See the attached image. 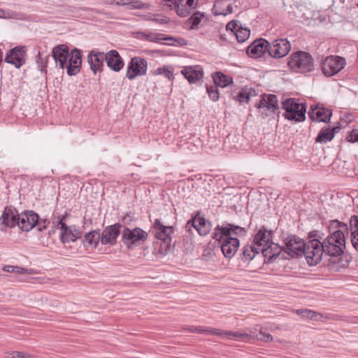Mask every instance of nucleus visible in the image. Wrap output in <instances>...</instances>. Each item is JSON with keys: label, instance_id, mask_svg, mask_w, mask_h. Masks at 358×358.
<instances>
[{"label": "nucleus", "instance_id": "obj_1", "mask_svg": "<svg viewBox=\"0 0 358 358\" xmlns=\"http://www.w3.org/2000/svg\"><path fill=\"white\" fill-rule=\"evenodd\" d=\"M321 246L324 255L331 257L329 259V267L333 270L338 269L340 256L343 254V248L345 247V239L343 231L336 230L329 235L321 243Z\"/></svg>", "mask_w": 358, "mask_h": 358}, {"label": "nucleus", "instance_id": "obj_2", "mask_svg": "<svg viewBox=\"0 0 358 358\" xmlns=\"http://www.w3.org/2000/svg\"><path fill=\"white\" fill-rule=\"evenodd\" d=\"M288 66L295 72H310L314 69V60L308 52L299 51L291 55Z\"/></svg>", "mask_w": 358, "mask_h": 358}, {"label": "nucleus", "instance_id": "obj_3", "mask_svg": "<svg viewBox=\"0 0 358 358\" xmlns=\"http://www.w3.org/2000/svg\"><path fill=\"white\" fill-rule=\"evenodd\" d=\"M282 108L285 110L284 116L286 119L294 122H302L306 118V105L300 103L296 99H287L282 102Z\"/></svg>", "mask_w": 358, "mask_h": 358}, {"label": "nucleus", "instance_id": "obj_4", "mask_svg": "<svg viewBox=\"0 0 358 358\" xmlns=\"http://www.w3.org/2000/svg\"><path fill=\"white\" fill-rule=\"evenodd\" d=\"M148 233L140 227H125L122 232V241L130 249L143 243L148 239Z\"/></svg>", "mask_w": 358, "mask_h": 358}, {"label": "nucleus", "instance_id": "obj_5", "mask_svg": "<svg viewBox=\"0 0 358 358\" xmlns=\"http://www.w3.org/2000/svg\"><path fill=\"white\" fill-rule=\"evenodd\" d=\"M303 255L310 266L317 264L321 261L323 255H324L321 246V242L317 239L310 241L306 244Z\"/></svg>", "mask_w": 358, "mask_h": 358}, {"label": "nucleus", "instance_id": "obj_6", "mask_svg": "<svg viewBox=\"0 0 358 358\" xmlns=\"http://www.w3.org/2000/svg\"><path fill=\"white\" fill-rule=\"evenodd\" d=\"M135 34V37L139 40H145L155 43H162V41H166L167 42L164 43L167 45H174L175 43H178L180 45L186 44V41L184 38H176L172 36L165 37L164 34L159 33L137 31Z\"/></svg>", "mask_w": 358, "mask_h": 358}, {"label": "nucleus", "instance_id": "obj_7", "mask_svg": "<svg viewBox=\"0 0 358 358\" xmlns=\"http://www.w3.org/2000/svg\"><path fill=\"white\" fill-rule=\"evenodd\" d=\"M345 59L337 55L325 57L322 62V70L326 76H332L340 72L345 66Z\"/></svg>", "mask_w": 358, "mask_h": 358}, {"label": "nucleus", "instance_id": "obj_8", "mask_svg": "<svg viewBox=\"0 0 358 358\" xmlns=\"http://www.w3.org/2000/svg\"><path fill=\"white\" fill-rule=\"evenodd\" d=\"M152 232L157 239V241L155 242V246L159 245V252L162 254H166L170 249L171 243V236L174 232L173 227H164L162 228H158L157 230Z\"/></svg>", "mask_w": 358, "mask_h": 358}, {"label": "nucleus", "instance_id": "obj_9", "mask_svg": "<svg viewBox=\"0 0 358 358\" xmlns=\"http://www.w3.org/2000/svg\"><path fill=\"white\" fill-rule=\"evenodd\" d=\"M148 69V62L145 59L140 57H132L128 64L126 77L129 80H134L138 76L146 74Z\"/></svg>", "mask_w": 358, "mask_h": 358}, {"label": "nucleus", "instance_id": "obj_10", "mask_svg": "<svg viewBox=\"0 0 358 358\" xmlns=\"http://www.w3.org/2000/svg\"><path fill=\"white\" fill-rule=\"evenodd\" d=\"M285 252L290 257H298L304 253L306 243L303 240L296 236H289L285 240Z\"/></svg>", "mask_w": 358, "mask_h": 358}, {"label": "nucleus", "instance_id": "obj_11", "mask_svg": "<svg viewBox=\"0 0 358 358\" xmlns=\"http://www.w3.org/2000/svg\"><path fill=\"white\" fill-rule=\"evenodd\" d=\"M19 217L20 213L16 208L13 206H6L0 216V225L5 228H14L19 224ZM0 229L3 230V228Z\"/></svg>", "mask_w": 358, "mask_h": 358}, {"label": "nucleus", "instance_id": "obj_12", "mask_svg": "<svg viewBox=\"0 0 358 358\" xmlns=\"http://www.w3.org/2000/svg\"><path fill=\"white\" fill-rule=\"evenodd\" d=\"M246 233V230L245 228L236 226L232 224H227L226 227H220L217 225L213 232V238L218 241H221V240L224 236H231L232 234L236 236H245Z\"/></svg>", "mask_w": 358, "mask_h": 358}, {"label": "nucleus", "instance_id": "obj_13", "mask_svg": "<svg viewBox=\"0 0 358 358\" xmlns=\"http://www.w3.org/2000/svg\"><path fill=\"white\" fill-rule=\"evenodd\" d=\"M4 61L17 69L20 68L26 62V48L17 46L10 49L6 53Z\"/></svg>", "mask_w": 358, "mask_h": 358}, {"label": "nucleus", "instance_id": "obj_14", "mask_svg": "<svg viewBox=\"0 0 358 358\" xmlns=\"http://www.w3.org/2000/svg\"><path fill=\"white\" fill-rule=\"evenodd\" d=\"M291 45L286 38H279L273 41L268 48L269 55L275 58L285 57L290 51Z\"/></svg>", "mask_w": 358, "mask_h": 358}, {"label": "nucleus", "instance_id": "obj_15", "mask_svg": "<svg viewBox=\"0 0 358 358\" xmlns=\"http://www.w3.org/2000/svg\"><path fill=\"white\" fill-rule=\"evenodd\" d=\"M258 108L264 113V110H268L269 113H275L279 110L278 100L274 94H263L259 103L257 106ZM265 115L268 114L265 112Z\"/></svg>", "mask_w": 358, "mask_h": 358}, {"label": "nucleus", "instance_id": "obj_16", "mask_svg": "<svg viewBox=\"0 0 358 358\" xmlns=\"http://www.w3.org/2000/svg\"><path fill=\"white\" fill-rule=\"evenodd\" d=\"M38 215L34 211L23 212L20 214L17 226L24 231H29L37 224Z\"/></svg>", "mask_w": 358, "mask_h": 358}, {"label": "nucleus", "instance_id": "obj_17", "mask_svg": "<svg viewBox=\"0 0 358 358\" xmlns=\"http://www.w3.org/2000/svg\"><path fill=\"white\" fill-rule=\"evenodd\" d=\"M69 62H66V67L67 73L69 76H75L80 71L82 64V55L80 50L74 48L69 54Z\"/></svg>", "mask_w": 358, "mask_h": 358}, {"label": "nucleus", "instance_id": "obj_18", "mask_svg": "<svg viewBox=\"0 0 358 358\" xmlns=\"http://www.w3.org/2000/svg\"><path fill=\"white\" fill-rule=\"evenodd\" d=\"M104 61H106V54L103 52L92 50L88 54L87 62L94 74L103 71Z\"/></svg>", "mask_w": 358, "mask_h": 358}, {"label": "nucleus", "instance_id": "obj_19", "mask_svg": "<svg viewBox=\"0 0 358 358\" xmlns=\"http://www.w3.org/2000/svg\"><path fill=\"white\" fill-rule=\"evenodd\" d=\"M220 242L224 257L227 258L234 257L239 247V240L236 238L226 236Z\"/></svg>", "mask_w": 358, "mask_h": 358}, {"label": "nucleus", "instance_id": "obj_20", "mask_svg": "<svg viewBox=\"0 0 358 358\" xmlns=\"http://www.w3.org/2000/svg\"><path fill=\"white\" fill-rule=\"evenodd\" d=\"M269 43L263 38H259L252 43L247 48V54L253 58H259L267 51Z\"/></svg>", "mask_w": 358, "mask_h": 358}, {"label": "nucleus", "instance_id": "obj_21", "mask_svg": "<svg viewBox=\"0 0 358 358\" xmlns=\"http://www.w3.org/2000/svg\"><path fill=\"white\" fill-rule=\"evenodd\" d=\"M64 219L65 215H62L61 218L58 217V221L57 222V227L61 229V241L65 243L70 241L73 242L78 238H80L81 237V234L78 233V234H74L71 227H67L66 224L64 222Z\"/></svg>", "mask_w": 358, "mask_h": 358}, {"label": "nucleus", "instance_id": "obj_22", "mask_svg": "<svg viewBox=\"0 0 358 358\" xmlns=\"http://www.w3.org/2000/svg\"><path fill=\"white\" fill-rule=\"evenodd\" d=\"M121 225L115 224L104 229L101 234V242L103 245H114L119 236Z\"/></svg>", "mask_w": 358, "mask_h": 358}, {"label": "nucleus", "instance_id": "obj_23", "mask_svg": "<svg viewBox=\"0 0 358 358\" xmlns=\"http://www.w3.org/2000/svg\"><path fill=\"white\" fill-rule=\"evenodd\" d=\"M273 231L267 230L264 227H261L253 238V243L258 248H260V251L263 250V248H266L267 245L272 243Z\"/></svg>", "mask_w": 358, "mask_h": 358}, {"label": "nucleus", "instance_id": "obj_24", "mask_svg": "<svg viewBox=\"0 0 358 358\" xmlns=\"http://www.w3.org/2000/svg\"><path fill=\"white\" fill-rule=\"evenodd\" d=\"M331 112L318 106H311L308 111V117L312 121L328 122L331 116Z\"/></svg>", "mask_w": 358, "mask_h": 358}, {"label": "nucleus", "instance_id": "obj_25", "mask_svg": "<svg viewBox=\"0 0 358 358\" xmlns=\"http://www.w3.org/2000/svg\"><path fill=\"white\" fill-rule=\"evenodd\" d=\"M191 225L198 231L201 236H206L210 231V223L207 222L204 217L199 216V213L192 218V220L188 221L187 227Z\"/></svg>", "mask_w": 358, "mask_h": 358}, {"label": "nucleus", "instance_id": "obj_26", "mask_svg": "<svg viewBox=\"0 0 358 358\" xmlns=\"http://www.w3.org/2000/svg\"><path fill=\"white\" fill-rule=\"evenodd\" d=\"M181 73L189 83H195L203 77V68L199 65L185 66Z\"/></svg>", "mask_w": 358, "mask_h": 358}, {"label": "nucleus", "instance_id": "obj_27", "mask_svg": "<svg viewBox=\"0 0 358 358\" xmlns=\"http://www.w3.org/2000/svg\"><path fill=\"white\" fill-rule=\"evenodd\" d=\"M52 56L56 63L59 62V67H66L67 59L69 57V50L66 45L61 44L55 46L52 51Z\"/></svg>", "mask_w": 358, "mask_h": 358}, {"label": "nucleus", "instance_id": "obj_28", "mask_svg": "<svg viewBox=\"0 0 358 358\" xmlns=\"http://www.w3.org/2000/svg\"><path fill=\"white\" fill-rule=\"evenodd\" d=\"M107 66L115 72H119L124 67V61L117 50H111L106 54Z\"/></svg>", "mask_w": 358, "mask_h": 358}, {"label": "nucleus", "instance_id": "obj_29", "mask_svg": "<svg viewBox=\"0 0 358 358\" xmlns=\"http://www.w3.org/2000/svg\"><path fill=\"white\" fill-rule=\"evenodd\" d=\"M231 0H217L215 1L212 12L214 15H224L233 13Z\"/></svg>", "mask_w": 358, "mask_h": 358}, {"label": "nucleus", "instance_id": "obj_30", "mask_svg": "<svg viewBox=\"0 0 358 358\" xmlns=\"http://www.w3.org/2000/svg\"><path fill=\"white\" fill-rule=\"evenodd\" d=\"M282 252V248L278 244L272 242L266 248L261 250L262 255L267 259L268 262H271L276 259Z\"/></svg>", "mask_w": 358, "mask_h": 358}, {"label": "nucleus", "instance_id": "obj_31", "mask_svg": "<svg viewBox=\"0 0 358 358\" xmlns=\"http://www.w3.org/2000/svg\"><path fill=\"white\" fill-rule=\"evenodd\" d=\"M260 252V248L255 245L253 242L245 245L241 250V259L243 262H250Z\"/></svg>", "mask_w": 358, "mask_h": 358}, {"label": "nucleus", "instance_id": "obj_32", "mask_svg": "<svg viewBox=\"0 0 358 358\" xmlns=\"http://www.w3.org/2000/svg\"><path fill=\"white\" fill-rule=\"evenodd\" d=\"M99 241H101V234L99 231L94 230L87 233L84 236L83 243L87 248H95L98 245Z\"/></svg>", "mask_w": 358, "mask_h": 358}, {"label": "nucleus", "instance_id": "obj_33", "mask_svg": "<svg viewBox=\"0 0 358 358\" xmlns=\"http://www.w3.org/2000/svg\"><path fill=\"white\" fill-rule=\"evenodd\" d=\"M351 229V243L354 248L358 252V215H352L350 220Z\"/></svg>", "mask_w": 358, "mask_h": 358}, {"label": "nucleus", "instance_id": "obj_34", "mask_svg": "<svg viewBox=\"0 0 358 358\" xmlns=\"http://www.w3.org/2000/svg\"><path fill=\"white\" fill-rule=\"evenodd\" d=\"M213 81L216 86L225 87L233 83L231 77L228 76L223 73L219 71L216 72L213 76Z\"/></svg>", "mask_w": 358, "mask_h": 358}, {"label": "nucleus", "instance_id": "obj_35", "mask_svg": "<svg viewBox=\"0 0 358 358\" xmlns=\"http://www.w3.org/2000/svg\"><path fill=\"white\" fill-rule=\"evenodd\" d=\"M296 313L303 318H308L313 321H319L323 317L321 313L306 308L298 309Z\"/></svg>", "mask_w": 358, "mask_h": 358}, {"label": "nucleus", "instance_id": "obj_36", "mask_svg": "<svg viewBox=\"0 0 358 358\" xmlns=\"http://www.w3.org/2000/svg\"><path fill=\"white\" fill-rule=\"evenodd\" d=\"M219 337L224 338L225 336L229 337L231 339L241 340V338H249V334L246 333H243L241 331H224L220 329Z\"/></svg>", "mask_w": 358, "mask_h": 358}, {"label": "nucleus", "instance_id": "obj_37", "mask_svg": "<svg viewBox=\"0 0 358 358\" xmlns=\"http://www.w3.org/2000/svg\"><path fill=\"white\" fill-rule=\"evenodd\" d=\"M334 138V135L330 133L329 127H324L319 132L315 141L320 143H326Z\"/></svg>", "mask_w": 358, "mask_h": 358}, {"label": "nucleus", "instance_id": "obj_38", "mask_svg": "<svg viewBox=\"0 0 358 358\" xmlns=\"http://www.w3.org/2000/svg\"><path fill=\"white\" fill-rule=\"evenodd\" d=\"M203 15L199 12L194 13L187 21L190 29H194L200 24Z\"/></svg>", "mask_w": 358, "mask_h": 358}, {"label": "nucleus", "instance_id": "obj_39", "mask_svg": "<svg viewBox=\"0 0 358 358\" xmlns=\"http://www.w3.org/2000/svg\"><path fill=\"white\" fill-rule=\"evenodd\" d=\"M250 31L248 28H243L241 26L236 30L235 35L239 43L245 41L250 36Z\"/></svg>", "mask_w": 358, "mask_h": 358}, {"label": "nucleus", "instance_id": "obj_40", "mask_svg": "<svg viewBox=\"0 0 358 358\" xmlns=\"http://www.w3.org/2000/svg\"><path fill=\"white\" fill-rule=\"evenodd\" d=\"M153 75H163L170 81H173L174 80V74L173 71L164 66L157 68V69H155V71L153 72Z\"/></svg>", "mask_w": 358, "mask_h": 358}, {"label": "nucleus", "instance_id": "obj_41", "mask_svg": "<svg viewBox=\"0 0 358 358\" xmlns=\"http://www.w3.org/2000/svg\"><path fill=\"white\" fill-rule=\"evenodd\" d=\"M126 6L129 9H146L149 8L148 3H143L139 0H127Z\"/></svg>", "mask_w": 358, "mask_h": 358}, {"label": "nucleus", "instance_id": "obj_42", "mask_svg": "<svg viewBox=\"0 0 358 358\" xmlns=\"http://www.w3.org/2000/svg\"><path fill=\"white\" fill-rule=\"evenodd\" d=\"M183 2L184 0H163L162 5L170 9L174 8L176 10L177 8L182 5Z\"/></svg>", "mask_w": 358, "mask_h": 358}, {"label": "nucleus", "instance_id": "obj_43", "mask_svg": "<svg viewBox=\"0 0 358 358\" xmlns=\"http://www.w3.org/2000/svg\"><path fill=\"white\" fill-rule=\"evenodd\" d=\"M206 90L210 99L213 101H217L219 99V92L217 86H207Z\"/></svg>", "mask_w": 358, "mask_h": 358}, {"label": "nucleus", "instance_id": "obj_44", "mask_svg": "<svg viewBox=\"0 0 358 358\" xmlns=\"http://www.w3.org/2000/svg\"><path fill=\"white\" fill-rule=\"evenodd\" d=\"M196 333H205L206 334L219 336L220 329L212 327H196Z\"/></svg>", "mask_w": 358, "mask_h": 358}, {"label": "nucleus", "instance_id": "obj_45", "mask_svg": "<svg viewBox=\"0 0 358 358\" xmlns=\"http://www.w3.org/2000/svg\"><path fill=\"white\" fill-rule=\"evenodd\" d=\"M3 270L6 272L16 273H27V270L19 266L6 265L3 267Z\"/></svg>", "mask_w": 358, "mask_h": 358}, {"label": "nucleus", "instance_id": "obj_46", "mask_svg": "<svg viewBox=\"0 0 358 358\" xmlns=\"http://www.w3.org/2000/svg\"><path fill=\"white\" fill-rule=\"evenodd\" d=\"M192 9L188 7L184 2L182 3V5L179 6L176 9L177 14L180 17H186L189 14H190Z\"/></svg>", "mask_w": 358, "mask_h": 358}, {"label": "nucleus", "instance_id": "obj_47", "mask_svg": "<svg viewBox=\"0 0 358 358\" xmlns=\"http://www.w3.org/2000/svg\"><path fill=\"white\" fill-rule=\"evenodd\" d=\"M250 93L247 92L245 90H242L238 92V94L235 96V99L238 101L240 103L242 102H248L250 100Z\"/></svg>", "mask_w": 358, "mask_h": 358}, {"label": "nucleus", "instance_id": "obj_48", "mask_svg": "<svg viewBox=\"0 0 358 358\" xmlns=\"http://www.w3.org/2000/svg\"><path fill=\"white\" fill-rule=\"evenodd\" d=\"M37 64L41 71H46L48 60L47 58H43L40 52L38 54Z\"/></svg>", "mask_w": 358, "mask_h": 358}, {"label": "nucleus", "instance_id": "obj_49", "mask_svg": "<svg viewBox=\"0 0 358 358\" xmlns=\"http://www.w3.org/2000/svg\"><path fill=\"white\" fill-rule=\"evenodd\" d=\"M241 26V22L237 20H231L229 22L226 26L227 30H231L234 34L236 32V30Z\"/></svg>", "mask_w": 358, "mask_h": 358}, {"label": "nucleus", "instance_id": "obj_50", "mask_svg": "<svg viewBox=\"0 0 358 358\" xmlns=\"http://www.w3.org/2000/svg\"><path fill=\"white\" fill-rule=\"evenodd\" d=\"M258 340L263 342H270L273 340V337L270 334L264 332L262 331H259V334L257 336Z\"/></svg>", "mask_w": 358, "mask_h": 358}, {"label": "nucleus", "instance_id": "obj_51", "mask_svg": "<svg viewBox=\"0 0 358 358\" xmlns=\"http://www.w3.org/2000/svg\"><path fill=\"white\" fill-rule=\"evenodd\" d=\"M347 140L351 143L358 142V129H352L347 136Z\"/></svg>", "mask_w": 358, "mask_h": 358}, {"label": "nucleus", "instance_id": "obj_52", "mask_svg": "<svg viewBox=\"0 0 358 358\" xmlns=\"http://www.w3.org/2000/svg\"><path fill=\"white\" fill-rule=\"evenodd\" d=\"M49 224H50V221H48V220H43L42 221L38 220V222L36 224V225L38 227V230L39 231H42L43 230L45 229L48 227V225Z\"/></svg>", "mask_w": 358, "mask_h": 358}, {"label": "nucleus", "instance_id": "obj_53", "mask_svg": "<svg viewBox=\"0 0 358 358\" xmlns=\"http://www.w3.org/2000/svg\"><path fill=\"white\" fill-rule=\"evenodd\" d=\"M10 358H31V356L21 352H13L10 355Z\"/></svg>", "mask_w": 358, "mask_h": 358}, {"label": "nucleus", "instance_id": "obj_54", "mask_svg": "<svg viewBox=\"0 0 358 358\" xmlns=\"http://www.w3.org/2000/svg\"><path fill=\"white\" fill-rule=\"evenodd\" d=\"M198 0H186L185 4L191 9L195 8L197 6Z\"/></svg>", "mask_w": 358, "mask_h": 358}, {"label": "nucleus", "instance_id": "obj_55", "mask_svg": "<svg viewBox=\"0 0 358 358\" xmlns=\"http://www.w3.org/2000/svg\"><path fill=\"white\" fill-rule=\"evenodd\" d=\"M164 227H165V226L163 225L161 223L160 220L159 219H156L155 220V222H154V224H153V230H152V231L157 230L158 228L159 229V228H162Z\"/></svg>", "mask_w": 358, "mask_h": 358}, {"label": "nucleus", "instance_id": "obj_56", "mask_svg": "<svg viewBox=\"0 0 358 358\" xmlns=\"http://www.w3.org/2000/svg\"><path fill=\"white\" fill-rule=\"evenodd\" d=\"M341 126L338 125V126H336V127H332L331 129L329 128V131L331 134H332L334 135V136H335L336 134H337L338 132H339V131L341 130Z\"/></svg>", "mask_w": 358, "mask_h": 358}, {"label": "nucleus", "instance_id": "obj_57", "mask_svg": "<svg viewBox=\"0 0 358 358\" xmlns=\"http://www.w3.org/2000/svg\"><path fill=\"white\" fill-rule=\"evenodd\" d=\"M127 0H114V4L117 6H125Z\"/></svg>", "mask_w": 358, "mask_h": 358}, {"label": "nucleus", "instance_id": "obj_58", "mask_svg": "<svg viewBox=\"0 0 358 358\" xmlns=\"http://www.w3.org/2000/svg\"><path fill=\"white\" fill-rule=\"evenodd\" d=\"M189 332H196V327L191 326L186 329Z\"/></svg>", "mask_w": 358, "mask_h": 358}, {"label": "nucleus", "instance_id": "obj_59", "mask_svg": "<svg viewBox=\"0 0 358 358\" xmlns=\"http://www.w3.org/2000/svg\"><path fill=\"white\" fill-rule=\"evenodd\" d=\"M153 20L156 21V22H159L160 23H166L167 22V20L166 19H162V20L153 19Z\"/></svg>", "mask_w": 358, "mask_h": 358}, {"label": "nucleus", "instance_id": "obj_60", "mask_svg": "<svg viewBox=\"0 0 358 358\" xmlns=\"http://www.w3.org/2000/svg\"><path fill=\"white\" fill-rule=\"evenodd\" d=\"M8 310L7 308L5 307H0V312L2 313H5V312Z\"/></svg>", "mask_w": 358, "mask_h": 358}, {"label": "nucleus", "instance_id": "obj_61", "mask_svg": "<svg viewBox=\"0 0 358 358\" xmlns=\"http://www.w3.org/2000/svg\"><path fill=\"white\" fill-rule=\"evenodd\" d=\"M2 59H3V52L0 50V63L2 62Z\"/></svg>", "mask_w": 358, "mask_h": 358}, {"label": "nucleus", "instance_id": "obj_62", "mask_svg": "<svg viewBox=\"0 0 358 358\" xmlns=\"http://www.w3.org/2000/svg\"><path fill=\"white\" fill-rule=\"evenodd\" d=\"M78 233H80V232L77 230H74V231H73L74 234H78Z\"/></svg>", "mask_w": 358, "mask_h": 358}, {"label": "nucleus", "instance_id": "obj_63", "mask_svg": "<svg viewBox=\"0 0 358 358\" xmlns=\"http://www.w3.org/2000/svg\"><path fill=\"white\" fill-rule=\"evenodd\" d=\"M282 256H283V257H282V258H283V259L287 258L286 257H285V256H284V254H282Z\"/></svg>", "mask_w": 358, "mask_h": 358}, {"label": "nucleus", "instance_id": "obj_64", "mask_svg": "<svg viewBox=\"0 0 358 358\" xmlns=\"http://www.w3.org/2000/svg\"><path fill=\"white\" fill-rule=\"evenodd\" d=\"M357 208H358V205H357Z\"/></svg>", "mask_w": 358, "mask_h": 358}]
</instances>
